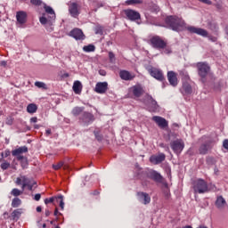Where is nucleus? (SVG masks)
I'll use <instances>...</instances> for the list:
<instances>
[{
	"mask_svg": "<svg viewBox=\"0 0 228 228\" xmlns=\"http://www.w3.org/2000/svg\"><path fill=\"white\" fill-rule=\"evenodd\" d=\"M165 24L166 28H168V29H172L173 31H176L177 33L181 31H184L186 29L187 31H190V33H195L196 35H200V37H208V30L197 28V27H186V21L183 20V18L179 16H167L165 19Z\"/></svg>",
	"mask_w": 228,
	"mask_h": 228,
	"instance_id": "obj_1",
	"label": "nucleus"
},
{
	"mask_svg": "<svg viewBox=\"0 0 228 228\" xmlns=\"http://www.w3.org/2000/svg\"><path fill=\"white\" fill-rule=\"evenodd\" d=\"M45 11L46 13H48L49 19L45 18V14H43L42 17L39 18V21L41 22V24H43V26H45V24H50L53 25V22H54L55 19H56V13L54 12V10L53 9V7L48 6L47 4H45L44 5Z\"/></svg>",
	"mask_w": 228,
	"mask_h": 228,
	"instance_id": "obj_2",
	"label": "nucleus"
},
{
	"mask_svg": "<svg viewBox=\"0 0 228 228\" xmlns=\"http://www.w3.org/2000/svg\"><path fill=\"white\" fill-rule=\"evenodd\" d=\"M148 44L151 45L153 49H158L159 51H161V49H165L167 47V41L159 36H152L148 40Z\"/></svg>",
	"mask_w": 228,
	"mask_h": 228,
	"instance_id": "obj_3",
	"label": "nucleus"
},
{
	"mask_svg": "<svg viewBox=\"0 0 228 228\" xmlns=\"http://www.w3.org/2000/svg\"><path fill=\"white\" fill-rule=\"evenodd\" d=\"M198 69V74L201 77L202 82H206V77H208V74H209L211 70V67L208 64V62H198L196 64Z\"/></svg>",
	"mask_w": 228,
	"mask_h": 228,
	"instance_id": "obj_4",
	"label": "nucleus"
},
{
	"mask_svg": "<svg viewBox=\"0 0 228 228\" xmlns=\"http://www.w3.org/2000/svg\"><path fill=\"white\" fill-rule=\"evenodd\" d=\"M144 104L151 113H156L158 110H159V105L158 104V102L151 96V94H146L144 99Z\"/></svg>",
	"mask_w": 228,
	"mask_h": 228,
	"instance_id": "obj_5",
	"label": "nucleus"
},
{
	"mask_svg": "<svg viewBox=\"0 0 228 228\" xmlns=\"http://www.w3.org/2000/svg\"><path fill=\"white\" fill-rule=\"evenodd\" d=\"M199 142L202 143L199 148V154H201V156H206V154L211 151V141H209L208 136L203 135L201 138H200Z\"/></svg>",
	"mask_w": 228,
	"mask_h": 228,
	"instance_id": "obj_6",
	"label": "nucleus"
},
{
	"mask_svg": "<svg viewBox=\"0 0 228 228\" xmlns=\"http://www.w3.org/2000/svg\"><path fill=\"white\" fill-rule=\"evenodd\" d=\"M147 70L151 77H154V79H157V81H160V83H165V74L161 69L150 67L147 69Z\"/></svg>",
	"mask_w": 228,
	"mask_h": 228,
	"instance_id": "obj_7",
	"label": "nucleus"
},
{
	"mask_svg": "<svg viewBox=\"0 0 228 228\" xmlns=\"http://www.w3.org/2000/svg\"><path fill=\"white\" fill-rule=\"evenodd\" d=\"M192 185L194 193H206L208 191V183L204 179L195 180Z\"/></svg>",
	"mask_w": 228,
	"mask_h": 228,
	"instance_id": "obj_8",
	"label": "nucleus"
},
{
	"mask_svg": "<svg viewBox=\"0 0 228 228\" xmlns=\"http://www.w3.org/2000/svg\"><path fill=\"white\" fill-rule=\"evenodd\" d=\"M170 147L175 154H181L184 149V141L183 139H176L170 142Z\"/></svg>",
	"mask_w": 228,
	"mask_h": 228,
	"instance_id": "obj_9",
	"label": "nucleus"
},
{
	"mask_svg": "<svg viewBox=\"0 0 228 228\" xmlns=\"http://www.w3.org/2000/svg\"><path fill=\"white\" fill-rule=\"evenodd\" d=\"M123 13H125L126 18L128 20H140V19H142V16L140 15V12L133 10V9H126L123 11Z\"/></svg>",
	"mask_w": 228,
	"mask_h": 228,
	"instance_id": "obj_10",
	"label": "nucleus"
},
{
	"mask_svg": "<svg viewBox=\"0 0 228 228\" xmlns=\"http://www.w3.org/2000/svg\"><path fill=\"white\" fill-rule=\"evenodd\" d=\"M152 120L160 129H167L168 127V121L160 116H153Z\"/></svg>",
	"mask_w": 228,
	"mask_h": 228,
	"instance_id": "obj_11",
	"label": "nucleus"
},
{
	"mask_svg": "<svg viewBox=\"0 0 228 228\" xmlns=\"http://www.w3.org/2000/svg\"><path fill=\"white\" fill-rule=\"evenodd\" d=\"M28 152V147L27 146H21L18 149H15L12 151V155L16 157V159L18 161H20V159H24V156H21L20 154H24Z\"/></svg>",
	"mask_w": 228,
	"mask_h": 228,
	"instance_id": "obj_12",
	"label": "nucleus"
},
{
	"mask_svg": "<svg viewBox=\"0 0 228 228\" xmlns=\"http://www.w3.org/2000/svg\"><path fill=\"white\" fill-rule=\"evenodd\" d=\"M69 37H72L75 40H85L86 38L81 28H73L69 32Z\"/></svg>",
	"mask_w": 228,
	"mask_h": 228,
	"instance_id": "obj_13",
	"label": "nucleus"
},
{
	"mask_svg": "<svg viewBox=\"0 0 228 228\" xmlns=\"http://www.w3.org/2000/svg\"><path fill=\"white\" fill-rule=\"evenodd\" d=\"M69 12L71 17L75 19L79 16V4L77 3H72L69 6Z\"/></svg>",
	"mask_w": 228,
	"mask_h": 228,
	"instance_id": "obj_14",
	"label": "nucleus"
},
{
	"mask_svg": "<svg viewBox=\"0 0 228 228\" xmlns=\"http://www.w3.org/2000/svg\"><path fill=\"white\" fill-rule=\"evenodd\" d=\"M96 94H106L108 92V82H98L95 86Z\"/></svg>",
	"mask_w": 228,
	"mask_h": 228,
	"instance_id": "obj_15",
	"label": "nucleus"
},
{
	"mask_svg": "<svg viewBox=\"0 0 228 228\" xmlns=\"http://www.w3.org/2000/svg\"><path fill=\"white\" fill-rule=\"evenodd\" d=\"M167 156L164 153H160L159 155H152L150 158V161L153 164V165H159V163H163V161H165Z\"/></svg>",
	"mask_w": 228,
	"mask_h": 228,
	"instance_id": "obj_16",
	"label": "nucleus"
},
{
	"mask_svg": "<svg viewBox=\"0 0 228 228\" xmlns=\"http://www.w3.org/2000/svg\"><path fill=\"white\" fill-rule=\"evenodd\" d=\"M167 81L171 85V86H176L179 83L177 80V73L175 71H168L167 72Z\"/></svg>",
	"mask_w": 228,
	"mask_h": 228,
	"instance_id": "obj_17",
	"label": "nucleus"
},
{
	"mask_svg": "<svg viewBox=\"0 0 228 228\" xmlns=\"http://www.w3.org/2000/svg\"><path fill=\"white\" fill-rule=\"evenodd\" d=\"M148 176L150 179H152V181H155V183H163V176L161 174L158 173V171H150Z\"/></svg>",
	"mask_w": 228,
	"mask_h": 228,
	"instance_id": "obj_18",
	"label": "nucleus"
},
{
	"mask_svg": "<svg viewBox=\"0 0 228 228\" xmlns=\"http://www.w3.org/2000/svg\"><path fill=\"white\" fill-rule=\"evenodd\" d=\"M80 120H82L84 124H90V122H94V120H95V118H94L90 112H84L80 117Z\"/></svg>",
	"mask_w": 228,
	"mask_h": 228,
	"instance_id": "obj_19",
	"label": "nucleus"
},
{
	"mask_svg": "<svg viewBox=\"0 0 228 228\" xmlns=\"http://www.w3.org/2000/svg\"><path fill=\"white\" fill-rule=\"evenodd\" d=\"M22 186L21 190L24 191V189L28 186L37 185V182L33 179L28 178L26 176H21Z\"/></svg>",
	"mask_w": 228,
	"mask_h": 228,
	"instance_id": "obj_20",
	"label": "nucleus"
},
{
	"mask_svg": "<svg viewBox=\"0 0 228 228\" xmlns=\"http://www.w3.org/2000/svg\"><path fill=\"white\" fill-rule=\"evenodd\" d=\"M119 77L123 81H132V79H134V75L131 74V72L127 70H120Z\"/></svg>",
	"mask_w": 228,
	"mask_h": 228,
	"instance_id": "obj_21",
	"label": "nucleus"
},
{
	"mask_svg": "<svg viewBox=\"0 0 228 228\" xmlns=\"http://www.w3.org/2000/svg\"><path fill=\"white\" fill-rule=\"evenodd\" d=\"M137 197H139L140 200H143V204H151V196L147 192H137Z\"/></svg>",
	"mask_w": 228,
	"mask_h": 228,
	"instance_id": "obj_22",
	"label": "nucleus"
},
{
	"mask_svg": "<svg viewBox=\"0 0 228 228\" xmlns=\"http://www.w3.org/2000/svg\"><path fill=\"white\" fill-rule=\"evenodd\" d=\"M132 90L134 97H142V95L145 94V91L143 90V87H142V86H134L132 87Z\"/></svg>",
	"mask_w": 228,
	"mask_h": 228,
	"instance_id": "obj_23",
	"label": "nucleus"
},
{
	"mask_svg": "<svg viewBox=\"0 0 228 228\" xmlns=\"http://www.w3.org/2000/svg\"><path fill=\"white\" fill-rule=\"evenodd\" d=\"M27 17H28V14H26V12L23 11H20L16 14L17 21L20 24H25Z\"/></svg>",
	"mask_w": 228,
	"mask_h": 228,
	"instance_id": "obj_24",
	"label": "nucleus"
},
{
	"mask_svg": "<svg viewBox=\"0 0 228 228\" xmlns=\"http://www.w3.org/2000/svg\"><path fill=\"white\" fill-rule=\"evenodd\" d=\"M225 199H224V197L219 196L217 197L216 200V206L218 209H224V208H225Z\"/></svg>",
	"mask_w": 228,
	"mask_h": 228,
	"instance_id": "obj_25",
	"label": "nucleus"
},
{
	"mask_svg": "<svg viewBox=\"0 0 228 228\" xmlns=\"http://www.w3.org/2000/svg\"><path fill=\"white\" fill-rule=\"evenodd\" d=\"M81 90H83V86L81 85L80 81H75L73 84V92L75 94H81Z\"/></svg>",
	"mask_w": 228,
	"mask_h": 228,
	"instance_id": "obj_26",
	"label": "nucleus"
},
{
	"mask_svg": "<svg viewBox=\"0 0 228 228\" xmlns=\"http://www.w3.org/2000/svg\"><path fill=\"white\" fill-rule=\"evenodd\" d=\"M37 110H38V106L35 103H30L27 106V111L30 115H33V113H37Z\"/></svg>",
	"mask_w": 228,
	"mask_h": 228,
	"instance_id": "obj_27",
	"label": "nucleus"
},
{
	"mask_svg": "<svg viewBox=\"0 0 228 228\" xmlns=\"http://www.w3.org/2000/svg\"><path fill=\"white\" fill-rule=\"evenodd\" d=\"M22 213H23L22 208L15 209L12 213V220H19L20 218V216L22 215Z\"/></svg>",
	"mask_w": 228,
	"mask_h": 228,
	"instance_id": "obj_28",
	"label": "nucleus"
},
{
	"mask_svg": "<svg viewBox=\"0 0 228 228\" xmlns=\"http://www.w3.org/2000/svg\"><path fill=\"white\" fill-rule=\"evenodd\" d=\"M183 90L187 95H190V94H191L192 92L191 86H190V84L187 83L183 85Z\"/></svg>",
	"mask_w": 228,
	"mask_h": 228,
	"instance_id": "obj_29",
	"label": "nucleus"
},
{
	"mask_svg": "<svg viewBox=\"0 0 228 228\" xmlns=\"http://www.w3.org/2000/svg\"><path fill=\"white\" fill-rule=\"evenodd\" d=\"M72 115H74V117H77L79 115H81V113H83V108L82 107H75L72 110Z\"/></svg>",
	"mask_w": 228,
	"mask_h": 228,
	"instance_id": "obj_30",
	"label": "nucleus"
},
{
	"mask_svg": "<svg viewBox=\"0 0 228 228\" xmlns=\"http://www.w3.org/2000/svg\"><path fill=\"white\" fill-rule=\"evenodd\" d=\"M83 51H85V53H94V51H95V45H85L83 47Z\"/></svg>",
	"mask_w": 228,
	"mask_h": 228,
	"instance_id": "obj_31",
	"label": "nucleus"
},
{
	"mask_svg": "<svg viewBox=\"0 0 228 228\" xmlns=\"http://www.w3.org/2000/svg\"><path fill=\"white\" fill-rule=\"evenodd\" d=\"M22 193H24V191H20L17 188L12 189L11 191V195H12L13 197H16V198L22 195Z\"/></svg>",
	"mask_w": 228,
	"mask_h": 228,
	"instance_id": "obj_32",
	"label": "nucleus"
},
{
	"mask_svg": "<svg viewBox=\"0 0 228 228\" xmlns=\"http://www.w3.org/2000/svg\"><path fill=\"white\" fill-rule=\"evenodd\" d=\"M22 204V200L19 198H14L12 201V208H19Z\"/></svg>",
	"mask_w": 228,
	"mask_h": 228,
	"instance_id": "obj_33",
	"label": "nucleus"
},
{
	"mask_svg": "<svg viewBox=\"0 0 228 228\" xmlns=\"http://www.w3.org/2000/svg\"><path fill=\"white\" fill-rule=\"evenodd\" d=\"M57 202H60V208L61 209H64L65 208V202H63V195H59L55 197Z\"/></svg>",
	"mask_w": 228,
	"mask_h": 228,
	"instance_id": "obj_34",
	"label": "nucleus"
},
{
	"mask_svg": "<svg viewBox=\"0 0 228 228\" xmlns=\"http://www.w3.org/2000/svg\"><path fill=\"white\" fill-rule=\"evenodd\" d=\"M142 3H143V1L142 0H126V4H127L128 6H131L133 4H142Z\"/></svg>",
	"mask_w": 228,
	"mask_h": 228,
	"instance_id": "obj_35",
	"label": "nucleus"
},
{
	"mask_svg": "<svg viewBox=\"0 0 228 228\" xmlns=\"http://www.w3.org/2000/svg\"><path fill=\"white\" fill-rule=\"evenodd\" d=\"M95 35H103L104 34V28L101 25H98L94 28Z\"/></svg>",
	"mask_w": 228,
	"mask_h": 228,
	"instance_id": "obj_36",
	"label": "nucleus"
},
{
	"mask_svg": "<svg viewBox=\"0 0 228 228\" xmlns=\"http://www.w3.org/2000/svg\"><path fill=\"white\" fill-rule=\"evenodd\" d=\"M35 86L37 88H43V90H47V86L44 82L37 81L35 82Z\"/></svg>",
	"mask_w": 228,
	"mask_h": 228,
	"instance_id": "obj_37",
	"label": "nucleus"
},
{
	"mask_svg": "<svg viewBox=\"0 0 228 228\" xmlns=\"http://www.w3.org/2000/svg\"><path fill=\"white\" fill-rule=\"evenodd\" d=\"M94 134L98 142H102V134H101V131L94 130Z\"/></svg>",
	"mask_w": 228,
	"mask_h": 228,
	"instance_id": "obj_38",
	"label": "nucleus"
},
{
	"mask_svg": "<svg viewBox=\"0 0 228 228\" xmlns=\"http://www.w3.org/2000/svg\"><path fill=\"white\" fill-rule=\"evenodd\" d=\"M161 50H164L163 51L164 54H171L172 53V48H170V46H168V43H166V47L161 48Z\"/></svg>",
	"mask_w": 228,
	"mask_h": 228,
	"instance_id": "obj_39",
	"label": "nucleus"
},
{
	"mask_svg": "<svg viewBox=\"0 0 228 228\" xmlns=\"http://www.w3.org/2000/svg\"><path fill=\"white\" fill-rule=\"evenodd\" d=\"M109 60L110 63H115L117 61V58L115 57V53H113V52H109Z\"/></svg>",
	"mask_w": 228,
	"mask_h": 228,
	"instance_id": "obj_40",
	"label": "nucleus"
},
{
	"mask_svg": "<svg viewBox=\"0 0 228 228\" xmlns=\"http://www.w3.org/2000/svg\"><path fill=\"white\" fill-rule=\"evenodd\" d=\"M21 163L22 168H26L28 167V159L23 157L22 159L20 160Z\"/></svg>",
	"mask_w": 228,
	"mask_h": 228,
	"instance_id": "obj_41",
	"label": "nucleus"
},
{
	"mask_svg": "<svg viewBox=\"0 0 228 228\" xmlns=\"http://www.w3.org/2000/svg\"><path fill=\"white\" fill-rule=\"evenodd\" d=\"M10 167V162H4L0 165V167L2 170H8V167Z\"/></svg>",
	"mask_w": 228,
	"mask_h": 228,
	"instance_id": "obj_42",
	"label": "nucleus"
},
{
	"mask_svg": "<svg viewBox=\"0 0 228 228\" xmlns=\"http://www.w3.org/2000/svg\"><path fill=\"white\" fill-rule=\"evenodd\" d=\"M31 4L34 6H41L42 0H30Z\"/></svg>",
	"mask_w": 228,
	"mask_h": 228,
	"instance_id": "obj_43",
	"label": "nucleus"
},
{
	"mask_svg": "<svg viewBox=\"0 0 228 228\" xmlns=\"http://www.w3.org/2000/svg\"><path fill=\"white\" fill-rule=\"evenodd\" d=\"M63 167V162H59L57 165H53V170H60Z\"/></svg>",
	"mask_w": 228,
	"mask_h": 228,
	"instance_id": "obj_44",
	"label": "nucleus"
},
{
	"mask_svg": "<svg viewBox=\"0 0 228 228\" xmlns=\"http://www.w3.org/2000/svg\"><path fill=\"white\" fill-rule=\"evenodd\" d=\"M54 199H56V198H54V197H52V198H49V199H45V204H51V203H53V202H54Z\"/></svg>",
	"mask_w": 228,
	"mask_h": 228,
	"instance_id": "obj_45",
	"label": "nucleus"
},
{
	"mask_svg": "<svg viewBox=\"0 0 228 228\" xmlns=\"http://www.w3.org/2000/svg\"><path fill=\"white\" fill-rule=\"evenodd\" d=\"M40 199H42L41 193H37L34 197V200H37V202H38V200H40Z\"/></svg>",
	"mask_w": 228,
	"mask_h": 228,
	"instance_id": "obj_46",
	"label": "nucleus"
},
{
	"mask_svg": "<svg viewBox=\"0 0 228 228\" xmlns=\"http://www.w3.org/2000/svg\"><path fill=\"white\" fill-rule=\"evenodd\" d=\"M7 126H12L13 124V118H8L6 120Z\"/></svg>",
	"mask_w": 228,
	"mask_h": 228,
	"instance_id": "obj_47",
	"label": "nucleus"
},
{
	"mask_svg": "<svg viewBox=\"0 0 228 228\" xmlns=\"http://www.w3.org/2000/svg\"><path fill=\"white\" fill-rule=\"evenodd\" d=\"M38 122V118L33 117L30 118V124H37Z\"/></svg>",
	"mask_w": 228,
	"mask_h": 228,
	"instance_id": "obj_48",
	"label": "nucleus"
},
{
	"mask_svg": "<svg viewBox=\"0 0 228 228\" xmlns=\"http://www.w3.org/2000/svg\"><path fill=\"white\" fill-rule=\"evenodd\" d=\"M223 147L228 151V139L223 142Z\"/></svg>",
	"mask_w": 228,
	"mask_h": 228,
	"instance_id": "obj_49",
	"label": "nucleus"
},
{
	"mask_svg": "<svg viewBox=\"0 0 228 228\" xmlns=\"http://www.w3.org/2000/svg\"><path fill=\"white\" fill-rule=\"evenodd\" d=\"M200 3H204V4H213V2L210 0H199Z\"/></svg>",
	"mask_w": 228,
	"mask_h": 228,
	"instance_id": "obj_50",
	"label": "nucleus"
},
{
	"mask_svg": "<svg viewBox=\"0 0 228 228\" xmlns=\"http://www.w3.org/2000/svg\"><path fill=\"white\" fill-rule=\"evenodd\" d=\"M16 184H17L18 186H20V184H22V178L18 177V178L16 179Z\"/></svg>",
	"mask_w": 228,
	"mask_h": 228,
	"instance_id": "obj_51",
	"label": "nucleus"
},
{
	"mask_svg": "<svg viewBox=\"0 0 228 228\" xmlns=\"http://www.w3.org/2000/svg\"><path fill=\"white\" fill-rule=\"evenodd\" d=\"M10 154H12L10 150H5L4 152V158H8V156H10Z\"/></svg>",
	"mask_w": 228,
	"mask_h": 228,
	"instance_id": "obj_52",
	"label": "nucleus"
},
{
	"mask_svg": "<svg viewBox=\"0 0 228 228\" xmlns=\"http://www.w3.org/2000/svg\"><path fill=\"white\" fill-rule=\"evenodd\" d=\"M151 12H154L155 13H158V12H159V7L154 6L153 8H151Z\"/></svg>",
	"mask_w": 228,
	"mask_h": 228,
	"instance_id": "obj_53",
	"label": "nucleus"
},
{
	"mask_svg": "<svg viewBox=\"0 0 228 228\" xmlns=\"http://www.w3.org/2000/svg\"><path fill=\"white\" fill-rule=\"evenodd\" d=\"M166 188H167L166 197L168 199L170 197V193L168 192V184L167 183H166Z\"/></svg>",
	"mask_w": 228,
	"mask_h": 228,
	"instance_id": "obj_54",
	"label": "nucleus"
},
{
	"mask_svg": "<svg viewBox=\"0 0 228 228\" xmlns=\"http://www.w3.org/2000/svg\"><path fill=\"white\" fill-rule=\"evenodd\" d=\"M4 220H8V218H10V214H8V212H4Z\"/></svg>",
	"mask_w": 228,
	"mask_h": 228,
	"instance_id": "obj_55",
	"label": "nucleus"
},
{
	"mask_svg": "<svg viewBox=\"0 0 228 228\" xmlns=\"http://www.w3.org/2000/svg\"><path fill=\"white\" fill-rule=\"evenodd\" d=\"M27 188L29 191H33V188H37V185H28Z\"/></svg>",
	"mask_w": 228,
	"mask_h": 228,
	"instance_id": "obj_56",
	"label": "nucleus"
},
{
	"mask_svg": "<svg viewBox=\"0 0 228 228\" xmlns=\"http://www.w3.org/2000/svg\"><path fill=\"white\" fill-rule=\"evenodd\" d=\"M99 74H100V76H106V70H104V69H100V70H99Z\"/></svg>",
	"mask_w": 228,
	"mask_h": 228,
	"instance_id": "obj_57",
	"label": "nucleus"
},
{
	"mask_svg": "<svg viewBox=\"0 0 228 228\" xmlns=\"http://www.w3.org/2000/svg\"><path fill=\"white\" fill-rule=\"evenodd\" d=\"M59 214L61 215V213L58 212V208H55L53 213L54 216H58Z\"/></svg>",
	"mask_w": 228,
	"mask_h": 228,
	"instance_id": "obj_58",
	"label": "nucleus"
},
{
	"mask_svg": "<svg viewBox=\"0 0 228 228\" xmlns=\"http://www.w3.org/2000/svg\"><path fill=\"white\" fill-rule=\"evenodd\" d=\"M45 216H49L51 215V211H49L48 209H46V210L45 211Z\"/></svg>",
	"mask_w": 228,
	"mask_h": 228,
	"instance_id": "obj_59",
	"label": "nucleus"
},
{
	"mask_svg": "<svg viewBox=\"0 0 228 228\" xmlns=\"http://www.w3.org/2000/svg\"><path fill=\"white\" fill-rule=\"evenodd\" d=\"M36 209H37V213H42V207L38 206V207H37Z\"/></svg>",
	"mask_w": 228,
	"mask_h": 228,
	"instance_id": "obj_60",
	"label": "nucleus"
},
{
	"mask_svg": "<svg viewBox=\"0 0 228 228\" xmlns=\"http://www.w3.org/2000/svg\"><path fill=\"white\" fill-rule=\"evenodd\" d=\"M0 65H1L2 67H6V61H2L0 62Z\"/></svg>",
	"mask_w": 228,
	"mask_h": 228,
	"instance_id": "obj_61",
	"label": "nucleus"
},
{
	"mask_svg": "<svg viewBox=\"0 0 228 228\" xmlns=\"http://www.w3.org/2000/svg\"><path fill=\"white\" fill-rule=\"evenodd\" d=\"M45 133H46V136H49V134H51L52 131H51V129H47L45 131Z\"/></svg>",
	"mask_w": 228,
	"mask_h": 228,
	"instance_id": "obj_62",
	"label": "nucleus"
},
{
	"mask_svg": "<svg viewBox=\"0 0 228 228\" xmlns=\"http://www.w3.org/2000/svg\"><path fill=\"white\" fill-rule=\"evenodd\" d=\"M34 129H40V126L39 125H35Z\"/></svg>",
	"mask_w": 228,
	"mask_h": 228,
	"instance_id": "obj_63",
	"label": "nucleus"
},
{
	"mask_svg": "<svg viewBox=\"0 0 228 228\" xmlns=\"http://www.w3.org/2000/svg\"><path fill=\"white\" fill-rule=\"evenodd\" d=\"M93 195H99V191H94L93 192Z\"/></svg>",
	"mask_w": 228,
	"mask_h": 228,
	"instance_id": "obj_64",
	"label": "nucleus"
}]
</instances>
